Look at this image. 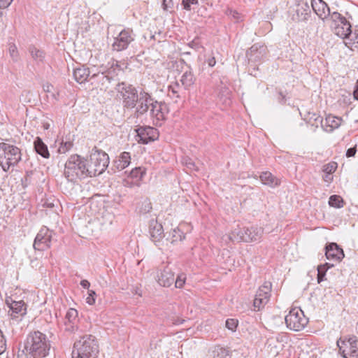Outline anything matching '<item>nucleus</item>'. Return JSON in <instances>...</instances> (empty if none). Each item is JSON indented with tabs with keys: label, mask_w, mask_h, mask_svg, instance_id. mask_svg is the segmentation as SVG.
<instances>
[{
	"label": "nucleus",
	"mask_w": 358,
	"mask_h": 358,
	"mask_svg": "<svg viewBox=\"0 0 358 358\" xmlns=\"http://www.w3.org/2000/svg\"><path fill=\"white\" fill-rule=\"evenodd\" d=\"M51 348V342L40 331L29 332L24 341L22 352L30 358H45L48 356Z\"/></svg>",
	"instance_id": "1"
},
{
	"label": "nucleus",
	"mask_w": 358,
	"mask_h": 358,
	"mask_svg": "<svg viewBox=\"0 0 358 358\" xmlns=\"http://www.w3.org/2000/svg\"><path fill=\"white\" fill-rule=\"evenodd\" d=\"M64 176L70 182L92 178L88 160L79 155H71L65 163Z\"/></svg>",
	"instance_id": "2"
},
{
	"label": "nucleus",
	"mask_w": 358,
	"mask_h": 358,
	"mask_svg": "<svg viewBox=\"0 0 358 358\" xmlns=\"http://www.w3.org/2000/svg\"><path fill=\"white\" fill-rule=\"evenodd\" d=\"M99 347L96 337L85 335L73 344L72 358H96Z\"/></svg>",
	"instance_id": "3"
},
{
	"label": "nucleus",
	"mask_w": 358,
	"mask_h": 358,
	"mask_svg": "<svg viewBox=\"0 0 358 358\" xmlns=\"http://www.w3.org/2000/svg\"><path fill=\"white\" fill-rule=\"evenodd\" d=\"M22 150L10 143V140L0 143V166L5 172L9 171L21 162Z\"/></svg>",
	"instance_id": "4"
},
{
	"label": "nucleus",
	"mask_w": 358,
	"mask_h": 358,
	"mask_svg": "<svg viewBox=\"0 0 358 358\" xmlns=\"http://www.w3.org/2000/svg\"><path fill=\"white\" fill-rule=\"evenodd\" d=\"M115 90L117 92V97L122 101L123 109H134L137 105L139 94L136 87L126 82H121L116 85Z\"/></svg>",
	"instance_id": "5"
},
{
	"label": "nucleus",
	"mask_w": 358,
	"mask_h": 358,
	"mask_svg": "<svg viewBox=\"0 0 358 358\" xmlns=\"http://www.w3.org/2000/svg\"><path fill=\"white\" fill-rule=\"evenodd\" d=\"M109 157L104 151L94 147L88 160V166L92 177L101 174L108 167Z\"/></svg>",
	"instance_id": "6"
},
{
	"label": "nucleus",
	"mask_w": 358,
	"mask_h": 358,
	"mask_svg": "<svg viewBox=\"0 0 358 358\" xmlns=\"http://www.w3.org/2000/svg\"><path fill=\"white\" fill-rule=\"evenodd\" d=\"M336 345L344 358H358V339L355 336L340 338Z\"/></svg>",
	"instance_id": "7"
},
{
	"label": "nucleus",
	"mask_w": 358,
	"mask_h": 358,
	"mask_svg": "<svg viewBox=\"0 0 358 358\" xmlns=\"http://www.w3.org/2000/svg\"><path fill=\"white\" fill-rule=\"evenodd\" d=\"M287 328L299 331L305 328L308 322V319L304 315L303 312L299 308H292L285 318Z\"/></svg>",
	"instance_id": "8"
},
{
	"label": "nucleus",
	"mask_w": 358,
	"mask_h": 358,
	"mask_svg": "<svg viewBox=\"0 0 358 358\" xmlns=\"http://www.w3.org/2000/svg\"><path fill=\"white\" fill-rule=\"evenodd\" d=\"M336 34L344 40L345 45L352 51H358V29H352L351 24L347 27L336 28Z\"/></svg>",
	"instance_id": "9"
},
{
	"label": "nucleus",
	"mask_w": 358,
	"mask_h": 358,
	"mask_svg": "<svg viewBox=\"0 0 358 358\" xmlns=\"http://www.w3.org/2000/svg\"><path fill=\"white\" fill-rule=\"evenodd\" d=\"M6 303L9 308L8 314L11 320L21 321L27 314V305L22 300L15 301L11 297H7Z\"/></svg>",
	"instance_id": "10"
},
{
	"label": "nucleus",
	"mask_w": 358,
	"mask_h": 358,
	"mask_svg": "<svg viewBox=\"0 0 358 358\" xmlns=\"http://www.w3.org/2000/svg\"><path fill=\"white\" fill-rule=\"evenodd\" d=\"M155 99L150 93L141 90L138 96L137 105L134 108V117L139 118L146 114L149 111L151 105L153 104Z\"/></svg>",
	"instance_id": "11"
},
{
	"label": "nucleus",
	"mask_w": 358,
	"mask_h": 358,
	"mask_svg": "<svg viewBox=\"0 0 358 358\" xmlns=\"http://www.w3.org/2000/svg\"><path fill=\"white\" fill-rule=\"evenodd\" d=\"M135 34L131 29L127 28L122 29L117 36L114 38L112 44L113 50L120 52L126 50L129 45L134 41Z\"/></svg>",
	"instance_id": "12"
},
{
	"label": "nucleus",
	"mask_w": 358,
	"mask_h": 358,
	"mask_svg": "<svg viewBox=\"0 0 358 358\" xmlns=\"http://www.w3.org/2000/svg\"><path fill=\"white\" fill-rule=\"evenodd\" d=\"M135 131L136 132V141L142 144H148L150 142L155 141L158 139L159 136L157 129L150 126L139 127Z\"/></svg>",
	"instance_id": "13"
},
{
	"label": "nucleus",
	"mask_w": 358,
	"mask_h": 358,
	"mask_svg": "<svg viewBox=\"0 0 358 358\" xmlns=\"http://www.w3.org/2000/svg\"><path fill=\"white\" fill-rule=\"evenodd\" d=\"M52 231L47 227H42L37 234L33 244L35 250L44 251L50 248Z\"/></svg>",
	"instance_id": "14"
},
{
	"label": "nucleus",
	"mask_w": 358,
	"mask_h": 358,
	"mask_svg": "<svg viewBox=\"0 0 358 358\" xmlns=\"http://www.w3.org/2000/svg\"><path fill=\"white\" fill-rule=\"evenodd\" d=\"M152 118H153L156 126H161L162 122L166 119V114L168 113L166 104L163 101L154 100L149 110Z\"/></svg>",
	"instance_id": "15"
},
{
	"label": "nucleus",
	"mask_w": 358,
	"mask_h": 358,
	"mask_svg": "<svg viewBox=\"0 0 358 358\" xmlns=\"http://www.w3.org/2000/svg\"><path fill=\"white\" fill-rule=\"evenodd\" d=\"M158 283L163 287H169L175 280L174 273L171 268L165 266L163 269H159L157 274Z\"/></svg>",
	"instance_id": "16"
},
{
	"label": "nucleus",
	"mask_w": 358,
	"mask_h": 358,
	"mask_svg": "<svg viewBox=\"0 0 358 358\" xmlns=\"http://www.w3.org/2000/svg\"><path fill=\"white\" fill-rule=\"evenodd\" d=\"M325 256L329 260L340 262L345 257L343 250L336 243H329L325 245Z\"/></svg>",
	"instance_id": "17"
},
{
	"label": "nucleus",
	"mask_w": 358,
	"mask_h": 358,
	"mask_svg": "<svg viewBox=\"0 0 358 358\" xmlns=\"http://www.w3.org/2000/svg\"><path fill=\"white\" fill-rule=\"evenodd\" d=\"M266 54V47L259 43L252 45L246 52L249 62H257L263 59Z\"/></svg>",
	"instance_id": "18"
},
{
	"label": "nucleus",
	"mask_w": 358,
	"mask_h": 358,
	"mask_svg": "<svg viewBox=\"0 0 358 358\" xmlns=\"http://www.w3.org/2000/svg\"><path fill=\"white\" fill-rule=\"evenodd\" d=\"M149 233L151 240L155 243L159 242L164 237L162 225L155 219H152L149 222Z\"/></svg>",
	"instance_id": "19"
},
{
	"label": "nucleus",
	"mask_w": 358,
	"mask_h": 358,
	"mask_svg": "<svg viewBox=\"0 0 358 358\" xmlns=\"http://www.w3.org/2000/svg\"><path fill=\"white\" fill-rule=\"evenodd\" d=\"M311 7L322 20L326 19L330 15V9L323 0H311Z\"/></svg>",
	"instance_id": "20"
},
{
	"label": "nucleus",
	"mask_w": 358,
	"mask_h": 358,
	"mask_svg": "<svg viewBox=\"0 0 358 358\" xmlns=\"http://www.w3.org/2000/svg\"><path fill=\"white\" fill-rule=\"evenodd\" d=\"M311 10L308 3L299 4L296 9V14L293 18L297 22H306L310 16Z\"/></svg>",
	"instance_id": "21"
},
{
	"label": "nucleus",
	"mask_w": 358,
	"mask_h": 358,
	"mask_svg": "<svg viewBox=\"0 0 358 358\" xmlns=\"http://www.w3.org/2000/svg\"><path fill=\"white\" fill-rule=\"evenodd\" d=\"M343 120L341 117L329 115L323 120V126L322 128L327 132H332L334 129L338 128Z\"/></svg>",
	"instance_id": "22"
},
{
	"label": "nucleus",
	"mask_w": 358,
	"mask_h": 358,
	"mask_svg": "<svg viewBox=\"0 0 358 358\" xmlns=\"http://www.w3.org/2000/svg\"><path fill=\"white\" fill-rule=\"evenodd\" d=\"M186 94L185 89L178 82L172 83L168 87V95L172 99H180Z\"/></svg>",
	"instance_id": "23"
},
{
	"label": "nucleus",
	"mask_w": 358,
	"mask_h": 358,
	"mask_svg": "<svg viewBox=\"0 0 358 358\" xmlns=\"http://www.w3.org/2000/svg\"><path fill=\"white\" fill-rule=\"evenodd\" d=\"M73 74L76 81L81 84L87 81L90 71L88 67L82 65L75 68Z\"/></svg>",
	"instance_id": "24"
},
{
	"label": "nucleus",
	"mask_w": 358,
	"mask_h": 358,
	"mask_svg": "<svg viewBox=\"0 0 358 358\" xmlns=\"http://www.w3.org/2000/svg\"><path fill=\"white\" fill-rule=\"evenodd\" d=\"M304 120L312 127L313 131H315L319 126H323V118L320 115L308 112L304 117Z\"/></svg>",
	"instance_id": "25"
},
{
	"label": "nucleus",
	"mask_w": 358,
	"mask_h": 358,
	"mask_svg": "<svg viewBox=\"0 0 358 358\" xmlns=\"http://www.w3.org/2000/svg\"><path fill=\"white\" fill-rule=\"evenodd\" d=\"M34 149L35 152L45 159L50 156L47 145L40 137H36L34 141Z\"/></svg>",
	"instance_id": "26"
},
{
	"label": "nucleus",
	"mask_w": 358,
	"mask_h": 358,
	"mask_svg": "<svg viewBox=\"0 0 358 358\" xmlns=\"http://www.w3.org/2000/svg\"><path fill=\"white\" fill-rule=\"evenodd\" d=\"M189 70L186 71L182 73L181 78L180 79V84L186 91L189 90L193 87L196 81V78L189 66Z\"/></svg>",
	"instance_id": "27"
},
{
	"label": "nucleus",
	"mask_w": 358,
	"mask_h": 358,
	"mask_svg": "<svg viewBox=\"0 0 358 358\" xmlns=\"http://www.w3.org/2000/svg\"><path fill=\"white\" fill-rule=\"evenodd\" d=\"M329 16H330L331 20L334 24V25L332 24L331 27L334 28L335 34L336 28H344L347 27L348 25L350 24V23L347 20V19L338 12H333L332 13H330V15Z\"/></svg>",
	"instance_id": "28"
},
{
	"label": "nucleus",
	"mask_w": 358,
	"mask_h": 358,
	"mask_svg": "<svg viewBox=\"0 0 358 358\" xmlns=\"http://www.w3.org/2000/svg\"><path fill=\"white\" fill-rule=\"evenodd\" d=\"M259 178L264 185L271 187H275L280 185V181L268 171L262 172Z\"/></svg>",
	"instance_id": "29"
},
{
	"label": "nucleus",
	"mask_w": 358,
	"mask_h": 358,
	"mask_svg": "<svg viewBox=\"0 0 358 358\" xmlns=\"http://www.w3.org/2000/svg\"><path fill=\"white\" fill-rule=\"evenodd\" d=\"M272 283L269 281H265L264 284L259 287L255 296L262 299L266 298V300L269 301Z\"/></svg>",
	"instance_id": "30"
},
{
	"label": "nucleus",
	"mask_w": 358,
	"mask_h": 358,
	"mask_svg": "<svg viewBox=\"0 0 358 358\" xmlns=\"http://www.w3.org/2000/svg\"><path fill=\"white\" fill-rule=\"evenodd\" d=\"M131 156L128 152H123L120 155L118 159L115 162L117 169L122 170L127 167L130 164Z\"/></svg>",
	"instance_id": "31"
},
{
	"label": "nucleus",
	"mask_w": 358,
	"mask_h": 358,
	"mask_svg": "<svg viewBox=\"0 0 358 358\" xmlns=\"http://www.w3.org/2000/svg\"><path fill=\"white\" fill-rule=\"evenodd\" d=\"M213 358H231V352L228 348L216 345L213 351Z\"/></svg>",
	"instance_id": "32"
},
{
	"label": "nucleus",
	"mask_w": 358,
	"mask_h": 358,
	"mask_svg": "<svg viewBox=\"0 0 358 358\" xmlns=\"http://www.w3.org/2000/svg\"><path fill=\"white\" fill-rule=\"evenodd\" d=\"M263 229L252 227L250 228L249 236H246L245 242L256 241L262 238Z\"/></svg>",
	"instance_id": "33"
},
{
	"label": "nucleus",
	"mask_w": 358,
	"mask_h": 358,
	"mask_svg": "<svg viewBox=\"0 0 358 358\" xmlns=\"http://www.w3.org/2000/svg\"><path fill=\"white\" fill-rule=\"evenodd\" d=\"M137 208L140 214H146L150 213L152 209V203L150 199L148 197L142 199V200L138 203Z\"/></svg>",
	"instance_id": "34"
},
{
	"label": "nucleus",
	"mask_w": 358,
	"mask_h": 358,
	"mask_svg": "<svg viewBox=\"0 0 358 358\" xmlns=\"http://www.w3.org/2000/svg\"><path fill=\"white\" fill-rule=\"evenodd\" d=\"M169 236L170 238L168 237L167 240H171V243H175L178 241H182L185 238V234L181 231L178 227L173 229L171 232Z\"/></svg>",
	"instance_id": "35"
},
{
	"label": "nucleus",
	"mask_w": 358,
	"mask_h": 358,
	"mask_svg": "<svg viewBox=\"0 0 358 358\" xmlns=\"http://www.w3.org/2000/svg\"><path fill=\"white\" fill-rule=\"evenodd\" d=\"M145 174L146 170L145 168L136 167L131 171L128 176L141 183V181Z\"/></svg>",
	"instance_id": "36"
},
{
	"label": "nucleus",
	"mask_w": 358,
	"mask_h": 358,
	"mask_svg": "<svg viewBox=\"0 0 358 358\" xmlns=\"http://www.w3.org/2000/svg\"><path fill=\"white\" fill-rule=\"evenodd\" d=\"M245 237H244L243 227V228H237L231 231V234L228 236L229 239L232 242H241L244 241Z\"/></svg>",
	"instance_id": "37"
},
{
	"label": "nucleus",
	"mask_w": 358,
	"mask_h": 358,
	"mask_svg": "<svg viewBox=\"0 0 358 358\" xmlns=\"http://www.w3.org/2000/svg\"><path fill=\"white\" fill-rule=\"evenodd\" d=\"M29 51L32 58L35 61H36L37 62H43V60L45 57V53L44 51L37 49L34 46L29 47Z\"/></svg>",
	"instance_id": "38"
},
{
	"label": "nucleus",
	"mask_w": 358,
	"mask_h": 358,
	"mask_svg": "<svg viewBox=\"0 0 358 358\" xmlns=\"http://www.w3.org/2000/svg\"><path fill=\"white\" fill-rule=\"evenodd\" d=\"M344 201L343 198L337 194L330 196L329 199V205L331 207L340 208L343 206Z\"/></svg>",
	"instance_id": "39"
},
{
	"label": "nucleus",
	"mask_w": 358,
	"mask_h": 358,
	"mask_svg": "<svg viewBox=\"0 0 358 358\" xmlns=\"http://www.w3.org/2000/svg\"><path fill=\"white\" fill-rule=\"evenodd\" d=\"M8 53L13 61V62L16 63L20 60V55L17 50V48L15 43H10L8 44Z\"/></svg>",
	"instance_id": "40"
},
{
	"label": "nucleus",
	"mask_w": 358,
	"mask_h": 358,
	"mask_svg": "<svg viewBox=\"0 0 358 358\" xmlns=\"http://www.w3.org/2000/svg\"><path fill=\"white\" fill-rule=\"evenodd\" d=\"M338 168V164L336 162L331 161L327 164H325L322 166V171L324 173L331 174L336 171Z\"/></svg>",
	"instance_id": "41"
},
{
	"label": "nucleus",
	"mask_w": 358,
	"mask_h": 358,
	"mask_svg": "<svg viewBox=\"0 0 358 358\" xmlns=\"http://www.w3.org/2000/svg\"><path fill=\"white\" fill-rule=\"evenodd\" d=\"M225 14L234 19L236 22H239L243 20V15L232 8H228L225 11Z\"/></svg>",
	"instance_id": "42"
},
{
	"label": "nucleus",
	"mask_w": 358,
	"mask_h": 358,
	"mask_svg": "<svg viewBox=\"0 0 358 358\" xmlns=\"http://www.w3.org/2000/svg\"><path fill=\"white\" fill-rule=\"evenodd\" d=\"M78 318V311L74 308H69L66 313L64 321L68 322H76Z\"/></svg>",
	"instance_id": "43"
},
{
	"label": "nucleus",
	"mask_w": 358,
	"mask_h": 358,
	"mask_svg": "<svg viewBox=\"0 0 358 358\" xmlns=\"http://www.w3.org/2000/svg\"><path fill=\"white\" fill-rule=\"evenodd\" d=\"M73 146V143L72 141H62L60 143V145L57 150V152L60 154H65L66 152H69L71 150V148Z\"/></svg>",
	"instance_id": "44"
},
{
	"label": "nucleus",
	"mask_w": 358,
	"mask_h": 358,
	"mask_svg": "<svg viewBox=\"0 0 358 358\" xmlns=\"http://www.w3.org/2000/svg\"><path fill=\"white\" fill-rule=\"evenodd\" d=\"M268 302V301L266 300V298L262 299L255 296L253 301V306L255 310H262L266 304Z\"/></svg>",
	"instance_id": "45"
},
{
	"label": "nucleus",
	"mask_w": 358,
	"mask_h": 358,
	"mask_svg": "<svg viewBox=\"0 0 358 358\" xmlns=\"http://www.w3.org/2000/svg\"><path fill=\"white\" fill-rule=\"evenodd\" d=\"M327 270H328V268H324V266H323V265H319L317 266V280L318 283H320L322 281H323L324 280V277H325Z\"/></svg>",
	"instance_id": "46"
},
{
	"label": "nucleus",
	"mask_w": 358,
	"mask_h": 358,
	"mask_svg": "<svg viewBox=\"0 0 358 358\" xmlns=\"http://www.w3.org/2000/svg\"><path fill=\"white\" fill-rule=\"evenodd\" d=\"M186 280V275L185 273H180L178 275L177 278L175 279V287L176 288H182L183 285L185 284Z\"/></svg>",
	"instance_id": "47"
},
{
	"label": "nucleus",
	"mask_w": 358,
	"mask_h": 358,
	"mask_svg": "<svg viewBox=\"0 0 358 358\" xmlns=\"http://www.w3.org/2000/svg\"><path fill=\"white\" fill-rule=\"evenodd\" d=\"M123 185L127 187L132 188L134 187H139L141 185V183L138 182H136L134 179L131 178L129 176H128L126 179H124L122 182Z\"/></svg>",
	"instance_id": "48"
},
{
	"label": "nucleus",
	"mask_w": 358,
	"mask_h": 358,
	"mask_svg": "<svg viewBox=\"0 0 358 358\" xmlns=\"http://www.w3.org/2000/svg\"><path fill=\"white\" fill-rule=\"evenodd\" d=\"M238 322L237 320L229 318L226 320L225 325L228 329H229L232 331H235L238 327Z\"/></svg>",
	"instance_id": "49"
},
{
	"label": "nucleus",
	"mask_w": 358,
	"mask_h": 358,
	"mask_svg": "<svg viewBox=\"0 0 358 358\" xmlns=\"http://www.w3.org/2000/svg\"><path fill=\"white\" fill-rule=\"evenodd\" d=\"M198 3V0H182V5L186 10H191V5H197Z\"/></svg>",
	"instance_id": "50"
},
{
	"label": "nucleus",
	"mask_w": 358,
	"mask_h": 358,
	"mask_svg": "<svg viewBox=\"0 0 358 358\" xmlns=\"http://www.w3.org/2000/svg\"><path fill=\"white\" fill-rule=\"evenodd\" d=\"M6 339L1 330H0V355L6 350Z\"/></svg>",
	"instance_id": "51"
},
{
	"label": "nucleus",
	"mask_w": 358,
	"mask_h": 358,
	"mask_svg": "<svg viewBox=\"0 0 358 358\" xmlns=\"http://www.w3.org/2000/svg\"><path fill=\"white\" fill-rule=\"evenodd\" d=\"M188 46L196 50L202 47L199 37H196L192 41H190L188 43Z\"/></svg>",
	"instance_id": "52"
},
{
	"label": "nucleus",
	"mask_w": 358,
	"mask_h": 358,
	"mask_svg": "<svg viewBox=\"0 0 358 358\" xmlns=\"http://www.w3.org/2000/svg\"><path fill=\"white\" fill-rule=\"evenodd\" d=\"M64 326L65 331L70 333L75 332L78 329L76 322H68L66 321H64Z\"/></svg>",
	"instance_id": "53"
},
{
	"label": "nucleus",
	"mask_w": 358,
	"mask_h": 358,
	"mask_svg": "<svg viewBox=\"0 0 358 358\" xmlns=\"http://www.w3.org/2000/svg\"><path fill=\"white\" fill-rule=\"evenodd\" d=\"M205 62L207 63L208 66L213 67L216 64V59L214 55V52L212 51L210 55L205 59Z\"/></svg>",
	"instance_id": "54"
},
{
	"label": "nucleus",
	"mask_w": 358,
	"mask_h": 358,
	"mask_svg": "<svg viewBox=\"0 0 358 358\" xmlns=\"http://www.w3.org/2000/svg\"><path fill=\"white\" fill-rule=\"evenodd\" d=\"M88 294V296L86 298V302L89 305H93L95 303L96 292L93 290H89Z\"/></svg>",
	"instance_id": "55"
},
{
	"label": "nucleus",
	"mask_w": 358,
	"mask_h": 358,
	"mask_svg": "<svg viewBox=\"0 0 358 358\" xmlns=\"http://www.w3.org/2000/svg\"><path fill=\"white\" fill-rule=\"evenodd\" d=\"M183 163L185 164L187 169L190 170H197L196 169V165L192 159L189 157L185 158L183 160Z\"/></svg>",
	"instance_id": "56"
},
{
	"label": "nucleus",
	"mask_w": 358,
	"mask_h": 358,
	"mask_svg": "<svg viewBox=\"0 0 358 358\" xmlns=\"http://www.w3.org/2000/svg\"><path fill=\"white\" fill-rule=\"evenodd\" d=\"M173 0H163L162 1V8L164 10H168L169 8H172L173 7Z\"/></svg>",
	"instance_id": "57"
},
{
	"label": "nucleus",
	"mask_w": 358,
	"mask_h": 358,
	"mask_svg": "<svg viewBox=\"0 0 358 358\" xmlns=\"http://www.w3.org/2000/svg\"><path fill=\"white\" fill-rule=\"evenodd\" d=\"M357 150V145H355V146L350 148L347 150L345 156L347 157H353L355 156Z\"/></svg>",
	"instance_id": "58"
},
{
	"label": "nucleus",
	"mask_w": 358,
	"mask_h": 358,
	"mask_svg": "<svg viewBox=\"0 0 358 358\" xmlns=\"http://www.w3.org/2000/svg\"><path fill=\"white\" fill-rule=\"evenodd\" d=\"M222 92L226 94V98L224 99V102L227 104H229L231 103V99H230L231 92H230V90L228 88L224 87Z\"/></svg>",
	"instance_id": "59"
},
{
	"label": "nucleus",
	"mask_w": 358,
	"mask_h": 358,
	"mask_svg": "<svg viewBox=\"0 0 358 358\" xmlns=\"http://www.w3.org/2000/svg\"><path fill=\"white\" fill-rule=\"evenodd\" d=\"M322 180L328 183H331L334 180V176L331 174L324 173L322 176Z\"/></svg>",
	"instance_id": "60"
},
{
	"label": "nucleus",
	"mask_w": 358,
	"mask_h": 358,
	"mask_svg": "<svg viewBox=\"0 0 358 358\" xmlns=\"http://www.w3.org/2000/svg\"><path fill=\"white\" fill-rule=\"evenodd\" d=\"M111 68H115V69H117L119 70H121V71H123L124 69L123 67H122L121 64H120V62L117 60H114L111 64Z\"/></svg>",
	"instance_id": "61"
},
{
	"label": "nucleus",
	"mask_w": 358,
	"mask_h": 358,
	"mask_svg": "<svg viewBox=\"0 0 358 358\" xmlns=\"http://www.w3.org/2000/svg\"><path fill=\"white\" fill-rule=\"evenodd\" d=\"M278 95V101L280 103H285L286 102V96L282 92H279Z\"/></svg>",
	"instance_id": "62"
},
{
	"label": "nucleus",
	"mask_w": 358,
	"mask_h": 358,
	"mask_svg": "<svg viewBox=\"0 0 358 358\" xmlns=\"http://www.w3.org/2000/svg\"><path fill=\"white\" fill-rule=\"evenodd\" d=\"M13 0H0V5L3 8H7Z\"/></svg>",
	"instance_id": "63"
},
{
	"label": "nucleus",
	"mask_w": 358,
	"mask_h": 358,
	"mask_svg": "<svg viewBox=\"0 0 358 358\" xmlns=\"http://www.w3.org/2000/svg\"><path fill=\"white\" fill-rule=\"evenodd\" d=\"M354 97L356 100H358V80H357L353 92Z\"/></svg>",
	"instance_id": "64"
}]
</instances>
